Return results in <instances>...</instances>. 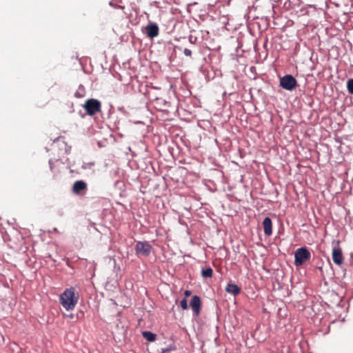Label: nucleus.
Wrapping results in <instances>:
<instances>
[{"label":"nucleus","mask_w":353,"mask_h":353,"mask_svg":"<svg viewBox=\"0 0 353 353\" xmlns=\"http://www.w3.org/2000/svg\"><path fill=\"white\" fill-rule=\"evenodd\" d=\"M78 301L79 294L73 287L66 289L59 296L60 303L66 310H74Z\"/></svg>","instance_id":"nucleus-1"},{"label":"nucleus","mask_w":353,"mask_h":353,"mask_svg":"<svg viewBox=\"0 0 353 353\" xmlns=\"http://www.w3.org/2000/svg\"><path fill=\"white\" fill-rule=\"evenodd\" d=\"M310 257L311 254L306 248H298L294 253V265L300 266L309 261Z\"/></svg>","instance_id":"nucleus-2"},{"label":"nucleus","mask_w":353,"mask_h":353,"mask_svg":"<svg viewBox=\"0 0 353 353\" xmlns=\"http://www.w3.org/2000/svg\"><path fill=\"white\" fill-rule=\"evenodd\" d=\"M101 107V102L99 100L94 99H88L83 105V108H85L86 113L90 116H92L100 112Z\"/></svg>","instance_id":"nucleus-3"},{"label":"nucleus","mask_w":353,"mask_h":353,"mask_svg":"<svg viewBox=\"0 0 353 353\" xmlns=\"http://www.w3.org/2000/svg\"><path fill=\"white\" fill-rule=\"evenodd\" d=\"M297 85V81L290 74H286L280 79V86L285 90H292Z\"/></svg>","instance_id":"nucleus-4"},{"label":"nucleus","mask_w":353,"mask_h":353,"mask_svg":"<svg viewBox=\"0 0 353 353\" xmlns=\"http://www.w3.org/2000/svg\"><path fill=\"white\" fill-rule=\"evenodd\" d=\"M152 245L147 241H139L136 243L135 251L137 254L148 256L150 254Z\"/></svg>","instance_id":"nucleus-5"},{"label":"nucleus","mask_w":353,"mask_h":353,"mask_svg":"<svg viewBox=\"0 0 353 353\" xmlns=\"http://www.w3.org/2000/svg\"><path fill=\"white\" fill-rule=\"evenodd\" d=\"M332 260L334 263L338 265H340L343 263V253L341 248L339 245L334 246L332 249Z\"/></svg>","instance_id":"nucleus-6"},{"label":"nucleus","mask_w":353,"mask_h":353,"mask_svg":"<svg viewBox=\"0 0 353 353\" xmlns=\"http://www.w3.org/2000/svg\"><path fill=\"white\" fill-rule=\"evenodd\" d=\"M190 307H192L196 316H198L201 312V301L199 296L194 295L190 301Z\"/></svg>","instance_id":"nucleus-7"},{"label":"nucleus","mask_w":353,"mask_h":353,"mask_svg":"<svg viewBox=\"0 0 353 353\" xmlns=\"http://www.w3.org/2000/svg\"><path fill=\"white\" fill-rule=\"evenodd\" d=\"M145 33L150 38H154L159 35V28L157 23H150L145 27Z\"/></svg>","instance_id":"nucleus-8"},{"label":"nucleus","mask_w":353,"mask_h":353,"mask_svg":"<svg viewBox=\"0 0 353 353\" xmlns=\"http://www.w3.org/2000/svg\"><path fill=\"white\" fill-rule=\"evenodd\" d=\"M87 190V184L85 181L79 180L74 183L72 186V192L74 194H80L82 191Z\"/></svg>","instance_id":"nucleus-9"},{"label":"nucleus","mask_w":353,"mask_h":353,"mask_svg":"<svg viewBox=\"0 0 353 353\" xmlns=\"http://www.w3.org/2000/svg\"><path fill=\"white\" fill-rule=\"evenodd\" d=\"M263 227L265 235L270 236L272 234V223L270 218L265 217L263 219Z\"/></svg>","instance_id":"nucleus-10"},{"label":"nucleus","mask_w":353,"mask_h":353,"mask_svg":"<svg viewBox=\"0 0 353 353\" xmlns=\"http://www.w3.org/2000/svg\"><path fill=\"white\" fill-rule=\"evenodd\" d=\"M225 290L227 292L232 294L234 296L238 295L241 292V288L236 284L229 283H228Z\"/></svg>","instance_id":"nucleus-11"},{"label":"nucleus","mask_w":353,"mask_h":353,"mask_svg":"<svg viewBox=\"0 0 353 353\" xmlns=\"http://www.w3.org/2000/svg\"><path fill=\"white\" fill-rule=\"evenodd\" d=\"M213 275V270L210 267H207L201 270V276L203 278H211Z\"/></svg>","instance_id":"nucleus-12"},{"label":"nucleus","mask_w":353,"mask_h":353,"mask_svg":"<svg viewBox=\"0 0 353 353\" xmlns=\"http://www.w3.org/2000/svg\"><path fill=\"white\" fill-rule=\"evenodd\" d=\"M143 337L148 341H154L156 339V335L151 332L145 331L143 332Z\"/></svg>","instance_id":"nucleus-13"},{"label":"nucleus","mask_w":353,"mask_h":353,"mask_svg":"<svg viewBox=\"0 0 353 353\" xmlns=\"http://www.w3.org/2000/svg\"><path fill=\"white\" fill-rule=\"evenodd\" d=\"M347 89L350 94H353V79H350L347 81Z\"/></svg>","instance_id":"nucleus-14"},{"label":"nucleus","mask_w":353,"mask_h":353,"mask_svg":"<svg viewBox=\"0 0 353 353\" xmlns=\"http://www.w3.org/2000/svg\"><path fill=\"white\" fill-rule=\"evenodd\" d=\"M180 305L182 307L183 310H187L188 309V303L186 299H183L180 302Z\"/></svg>","instance_id":"nucleus-15"},{"label":"nucleus","mask_w":353,"mask_h":353,"mask_svg":"<svg viewBox=\"0 0 353 353\" xmlns=\"http://www.w3.org/2000/svg\"><path fill=\"white\" fill-rule=\"evenodd\" d=\"M183 53L186 57H191L192 56V51L190 49L185 48L183 50Z\"/></svg>","instance_id":"nucleus-16"},{"label":"nucleus","mask_w":353,"mask_h":353,"mask_svg":"<svg viewBox=\"0 0 353 353\" xmlns=\"http://www.w3.org/2000/svg\"><path fill=\"white\" fill-rule=\"evenodd\" d=\"M192 292L190 290H185L184 292V295L185 297H188L191 295Z\"/></svg>","instance_id":"nucleus-17"},{"label":"nucleus","mask_w":353,"mask_h":353,"mask_svg":"<svg viewBox=\"0 0 353 353\" xmlns=\"http://www.w3.org/2000/svg\"><path fill=\"white\" fill-rule=\"evenodd\" d=\"M67 317L72 319L74 318V314H68V315H66Z\"/></svg>","instance_id":"nucleus-18"},{"label":"nucleus","mask_w":353,"mask_h":353,"mask_svg":"<svg viewBox=\"0 0 353 353\" xmlns=\"http://www.w3.org/2000/svg\"><path fill=\"white\" fill-rule=\"evenodd\" d=\"M10 246L12 248H14V249H17V245H12L11 243H10Z\"/></svg>","instance_id":"nucleus-19"},{"label":"nucleus","mask_w":353,"mask_h":353,"mask_svg":"<svg viewBox=\"0 0 353 353\" xmlns=\"http://www.w3.org/2000/svg\"><path fill=\"white\" fill-rule=\"evenodd\" d=\"M23 242V239L21 238L20 241H19V243H21Z\"/></svg>","instance_id":"nucleus-20"}]
</instances>
